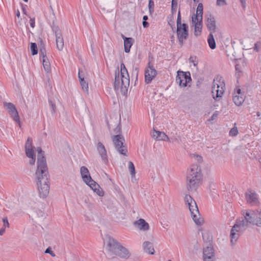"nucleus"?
Wrapping results in <instances>:
<instances>
[{
    "instance_id": "27",
    "label": "nucleus",
    "mask_w": 261,
    "mask_h": 261,
    "mask_svg": "<svg viewBox=\"0 0 261 261\" xmlns=\"http://www.w3.org/2000/svg\"><path fill=\"white\" fill-rule=\"evenodd\" d=\"M245 97L244 95H237L235 94L233 96V101L236 105L238 106H241L244 102Z\"/></svg>"
},
{
    "instance_id": "13",
    "label": "nucleus",
    "mask_w": 261,
    "mask_h": 261,
    "mask_svg": "<svg viewBox=\"0 0 261 261\" xmlns=\"http://www.w3.org/2000/svg\"><path fill=\"white\" fill-rule=\"evenodd\" d=\"M53 30L55 32L57 47L59 50H62L64 47V40L61 31L57 27H54Z\"/></svg>"
},
{
    "instance_id": "47",
    "label": "nucleus",
    "mask_w": 261,
    "mask_h": 261,
    "mask_svg": "<svg viewBox=\"0 0 261 261\" xmlns=\"http://www.w3.org/2000/svg\"><path fill=\"white\" fill-rule=\"evenodd\" d=\"M235 68H236V72L237 73H239L242 72L241 66L240 65L237 64L235 66Z\"/></svg>"
},
{
    "instance_id": "4",
    "label": "nucleus",
    "mask_w": 261,
    "mask_h": 261,
    "mask_svg": "<svg viewBox=\"0 0 261 261\" xmlns=\"http://www.w3.org/2000/svg\"><path fill=\"white\" fill-rule=\"evenodd\" d=\"M107 239L108 250L111 255H116L121 258H128L129 256L128 250L122 246L114 239L108 237Z\"/></svg>"
},
{
    "instance_id": "17",
    "label": "nucleus",
    "mask_w": 261,
    "mask_h": 261,
    "mask_svg": "<svg viewBox=\"0 0 261 261\" xmlns=\"http://www.w3.org/2000/svg\"><path fill=\"white\" fill-rule=\"evenodd\" d=\"M246 199L247 202L251 204H255L258 202L256 194L254 192L248 190L246 193Z\"/></svg>"
},
{
    "instance_id": "23",
    "label": "nucleus",
    "mask_w": 261,
    "mask_h": 261,
    "mask_svg": "<svg viewBox=\"0 0 261 261\" xmlns=\"http://www.w3.org/2000/svg\"><path fill=\"white\" fill-rule=\"evenodd\" d=\"M257 211H250L247 212L244 215L245 218L249 222V224L255 223L256 222V218L257 216Z\"/></svg>"
},
{
    "instance_id": "45",
    "label": "nucleus",
    "mask_w": 261,
    "mask_h": 261,
    "mask_svg": "<svg viewBox=\"0 0 261 261\" xmlns=\"http://www.w3.org/2000/svg\"><path fill=\"white\" fill-rule=\"evenodd\" d=\"M3 222L4 223V226L6 227V226L9 227V224L8 222V220L7 217H5L3 219Z\"/></svg>"
},
{
    "instance_id": "38",
    "label": "nucleus",
    "mask_w": 261,
    "mask_h": 261,
    "mask_svg": "<svg viewBox=\"0 0 261 261\" xmlns=\"http://www.w3.org/2000/svg\"><path fill=\"white\" fill-rule=\"evenodd\" d=\"M177 6V1H172L171 13L173 14L176 13Z\"/></svg>"
},
{
    "instance_id": "26",
    "label": "nucleus",
    "mask_w": 261,
    "mask_h": 261,
    "mask_svg": "<svg viewBox=\"0 0 261 261\" xmlns=\"http://www.w3.org/2000/svg\"><path fill=\"white\" fill-rule=\"evenodd\" d=\"M26 155L31 159L29 163L31 165H34L36 161V155L34 153L33 149H29L25 150Z\"/></svg>"
},
{
    "instance_id": "49",
    "label": "nucleus",
    "mask_w": 261,
    "mask_h": 261,
    "mask_svg": "<svg viewBox=\"0 0 261 261\" xmlns=\"http://www.w3.org/2000/svg\"><path fill=\"white\" fill-rule=\"evenodd\" d=\"M235 94H237V95H244L242 92L241 89L240 88H238L237 89L236 92H234L233 95H235Z\"/></svg>"
},
{
    "instance_id": "7",
    "label": "nucleus",
    "mask_w": 261,
    "mask_h": 261,
    "mask_svg": "<svg viewBox=\"0 0 261 261\" xmlns=\"http://www.w3.org/2000/svg\"><path fill=\"white\" fill-rule=\"evenodd\" d=\"M225 89V83L221 81V77H217L214 80L212 93L213 98L216 101H219L222 97Z\"/></svg>"
},
{
    "instance_id": "56",
    "label": "nucleus",
    "mask_w": 261,
    "mask_h": 261,
    "mask_svg": "<svg viewBox=\"0 0 261 261\" xmlns=\"http://www.w3.org/2000/svg\"><path fill=\"white\" fill-rule=\"evenodd\" d=\"M197 160L198 162H200L202 161V158L199 155H196Z\"/></svg>"
},
{
    "instance_id": "33",
    "label": "nucleus",
    "mask_w": 261,
    "mask_h": 261,
    "mask_svg": "<svg viewBox=\"0 0 261 261\" xmlns=\"http://www.w3.org/2000/svg\"><path fill=\"white\" fill-rule=\"evenodd\" d=\"M80 84L82 86V89L86 92H88V83L85 80V79H81L80 80Z\"/></svg>"
},
{
    "instance_id": "29",
    "label": "nucleus",
    "mask_w": 261,
    "mask_h": 261,
    "mask_svg": "<svg viewBox=\"0 0 261 261\" xmlns=\"http://www.w3.org/2000/svg\"><path fill=\"white\" fill-rule=\"evenodd\" d=\"M207 42L210 47L212 49L216 48V42L212 32H210L207 38Z\"/></svg>"
},
{
    "instance_id": "41",
    "label": "nucleus",
    "mask_w": 261,
    "mask_h": 261,
    "mask_svg": "<svg viewBox=\"0 0 261 261\" xmlns=\"http://www.w3.org/2000/svg\"><path fill=\"white\" fill-rule=\"evenodd\" d=\"M93 191L99 196H102L104 194L103 191L101 190L100 187L99 188H97L96 190Z\"/></svg>"
},
{
    "instance_id": "21",
    "label": "nucleus",
    "mask_w": 261,
    "mask_h": 261,
    "mask_svg": "<svg viewBox=\"0 0 261 261\" xmlns=\"http://www.w3.org/2000/svg\"><path fill=\"white\" fill-rule=\"evenodd\" d=\"M80 173L82 178L85 183H87V182H89V180L92 179L90 172L86 167H81L80 169Z\"/></svg>"
},
{
    "instance_id": "10",
    "label": "nucleus",
    "mask_w": 261,
    "mask_h": 261,
    "mask_svg": "<svg viewBox=\"0 0 261 261\" xmlns=\"http://www.w3.org/2000/svg\"><path fill=\"white\" fill-rule=\"evenodd\" d=\"M202 259L203 261H215L216 260L215 250L211 244L209 246L203 247Z\"/></svg>"
},
{
    "instance_id": "3",
    "label": "nucleus",
    "mask_w": 261,
    "mask_h": 261,
    "mask_svg": "<svg viewBox=\"0 0 261 261\" xmlns=\"http://www.w3.org/2000/svg\"><path fill=\"white\" fill-rule=\"evenodd\" d=\"M120 68L121 77H119V73L118 75L116 73L114 86L115 90L120 89L121 94L124 95L127 93L129 85V76L123 63H121Z\"/></svg>"
},
{
    "instance_id": "62",
    "label": "nucleus",
    "mask_w": 261,
    "mask_h": 261,
    "mask_svg": "<svg viewBox=\"0 0 261 261\" xmlns=\"http://www.w3.org/2000/svg\"><path fill=\"white\" fill-rule=\"evenodd\" d=\"M40 213L41 214V216L43 217L44 214L41 211H40Z\"/></svg>"
},
{
    "instance_id": "31",
    "label": "nucleus",
    "mask_w": 261,
    "mask_h": 261,
    "mask_svg": "<svg viewBox=\"0 0 261 261\" xmlns=\"http://www.w3.org/2000/svg\"><path fill=\"white\" fill-rule=\"evenodd\" d=\"M87 185H88L92 190L93 191L96 190L97 188H99V185L96 183L94 180H93L92 179L89 180V182L86 183Z\"/></svg>"
},
{
    "instance_id": "22",
    "label": "nucleus",
    "mask_w": 261,
    "mask_h": 261,
    "mask_svg": "<svg viewBox=\"0 0 261 261\" xmlns=\"http://www.w3.org/2000/svg\"><path fill=\"white\" fill-rule=\"evenodd\" d=\"M152 138L158 140H162V141H169V139L168 137L166 135V134L162 132L157 131L155 130H153L152 134L151 135Z\"/></svg>"
},
{
    "instance_id": "20",
    "label": "nucleus",
    "mask_w": 261,
    "mask_h": 261,
    "mask_svg": "<svg viewBox=\"0 0 261 261\" xmlns=\"http://www.w3.org/2000/svg\"><path fill=\"white\" fill-rule=\"evenodd\" d=\"M97 149L103 162L106 163L108 161L107 151L102 143L99 142L97 143Z\"/></svg>"
},
{
    "instance_id": "30",
    "label": "nucleus",
    "mask_w": 261,
    "mask_h": 261,
    "mask_svg": "<svg viewBox=\"0 0 261 261\" xmlns=\"http://www.w3.org/2000/svg\"><path fill=\"white\" fill-rule=\"evenodd\" d=\"M42 63H43V66L44 70L47 73H49L51 69H50V63L48 61V58H46V59H42Z\"/></svg>"
},
{
    "instance_id": "39",
    "label": "nucleus",
    "mask_w": 261,
    "mask_h": 261,
    "mask_svg": "<svg viewBox=\"0 0 261 261\" xmlns=\"http://www.w3.org/2000/svg\"><path fill=\"white\" fill-rule=\"evenodd\" d=\"M238 134L237 127H234L231 128L229 132V135L231 136H236Z\"/></svg>"
},
{
    "instance_id": "63",
    "label": "nucleus",
    "mask_w": 261,
    "mask_h": 261,
    "mask_svg": "<svg viewBox=\"0 0 261 261\" xmlns=\"http://www.w3.org/2000/svg\"><path fill=\"white\" fill-rule=\"evenodd\" d=\"M194 3H197L198 2V0H193Z\"/></svg>"
},
{
    "instance_id": "46",
    "label": "nucleus",
    "mask_w": 261,
    "mask_h": 261,
    "mask_svg": "<svg viewBox=\"0 0 261 261\" xmlns=\"http://www.w3.org/2000/svg\"><path fill=\"white\" fill-rule=\"evenodd\" d=\"M226 4L225 0H217V5L219 6H222Z\"/></svg>"
},
{
    "instance_id": "64",
    "label": "nucleus",
    "mask_w": 261,
    "mask_h": 261,
    "mask_svg": "<svg viewBox=\"0 0 261 261\" xmlns=\"http://www.w3.org/2000/svg\"><path fill=\"white\" fill-rule=\"evenodd\" d=\"M257 115L258 116H260V113H259V112H257Z\"/></svg>"
},
{
    "instance_id": "60",
    "label": "nucleus",
    "mask_w": 261,
    "mask_h": 261,
    "mask_svg": "<svg viewBox=\"0 0 261 261\" xmlns=\"http://www.w3.org/2000/svg\"><path fill=\"white\" fill-rule=\"evenodd\" d=\"M16 16L19 18L20 17V12L18 10L17 12H16Z\"/></svg>"
},
{
    "instance_id": "2",
    "label": "nucleus",
    "mask_w": 261,
    "mask_h": 261,
    "mask_svg": "<svg viewBox=\"0 0 261 261\" xmlns=\"http://www.w3.org/2000/svg\"><path fill=\"white\" fill-rule=\"evenodd\" d=\"M202 179L201 169L197 164L192 165L187 171L186 185L189 192H195Z\"/></svg>"
},
{
    "instance_id": "34",
    "label": "nucleus",
    "mask_w": 261,
    "mask_h": 261,
    "mask_svg": "<svg viewBox=\"0 0 261 261\" xmlns=\"http://www.w3.org/2000/svg\"><path fill=\"white\" fill-rule=\"evenodd\" d=\"M31 50L33 55H37L38 53V48L36 43H31Z\"/></svg>"
},
{
    "instance_id": "6",
    "label": "nucleus",
    "mask_w": 261,
    "mask_h": 261,
    "mask_svg": "<svg viewBox=\"0 0 261 261\" xmlns=\"http://www.w3.org/2000/svg\"><path fill=\"white\" fill-rule=\"evenodd\" d=\"M176 33L177 38L181 46L183 44L184 40L187 39L188 36L189 28L186 23H181V15L180 10L178 11L176 21Z\"/></svg>"
},
{
    "instance_id": "40",
    "label": "nucleus",
    "mask_w": 261,
    "mask_h": 261,
    "mask_svg": "<svg viewBox=\"0 0 261 261\" xmlns=\"http://www.w3.org/2000/svg\"><path fill=\"white\" fill-rule=\"evenodd\" d=\"M45 253H48L51 255V256L55 257L56 256L55 253L52 251L51 248L48 247L45 251Z\"/></svg>"
},
{
    "instance_id": "37",
    "label": "nucleus",
    "mask_w": 261,
    "mask_h": 261,
    "mask_svg": "<svg viewBox=\"0 0 261 261\" xmlns=\"http://www.w3.org/2000/svg\"><path fill=\"white\" fill-rule=\"evenodd\" d=\"M39 54H40V56L42 58V59H46V58H47L46 56V49L44 46H41L40 47V51H39Z\"/></svg>"
},
{
    "instance_id": "43",
    "label": "nucleus",
    "mask_w": 261,
    "mask_h": 261,
    "mask_svg": "<svg viewBox=\"0 0 261 261\" xmlns=\"http://www.w3.org/2000/svg\"><path fill=\"white\" fill-rule=\"evenodd\" d=\"M190 62L193 63V65L194 66H197L198 64V61H196V57H191L189 59Z\"/></svg>"
},
{
    "instance_id": "1",
    "label": "nucleus",
    "mask_w": 261,
    "mask_h": 261,
    "mask_svg": "<svg viewBox=\"0 0 261 261\" xmlns=\"http://www.w3.org/2000/svg\"><path fill=\"white\" fill-rule=\"evenodd\" d=\"M36 150L38 152L37 168L35 172L36 184L40 197L44 198L49 191V175L44 151L40 147H37Z\"/></svg>"
},
{
    "instance_id": "19",
    "label": "nucleus",
    "mask_w": 261,
    "mask_h": 261,
    "mask_svg": "<svg viewBox=\"0 0 261 261\" xmlns=\"http://www.w3.org/2000/svg\"><path fill=\"white\" fill-rule=\"evenodd\" d=\"M134 225L141 230H147L149 228V225L144 219H140L134 222Z\"/></svg>"
},
{
    "instance_id": "51",
    "label": "nucleus",
    "mask_w": 261,
    "mask_h": 261,
    "mask_svg": "<svg viewBox=\"0 0 261 261\" xmlns=\"http://www.w3.org/2000/svg\"><path fill=\"white\" fill-rule=\"evenodd\" d=\"M49 102L50 106L52 109V111H53V112H55V108H56L55 105L53 103V102L51 101H49Z\"/></svg>"
},
{
    "instance_id": "25",
    "label": "nucleus",
    "mask_w": 261,
    "mask_h": 261,
    "mask_svg": "<svg viewBox=\"0 0 261 261\" xmlns=\"http://www.w3.org/2000/svg\"><path fill=\"white\" fill-rule=\"evenodd\" d=\"M143 248L146 252L150 254H153L154 250L152 243L149 241L144 242L143 243Z\"/></svg>"
},
{
    "instance_id": "14",
    "label": "nucleus",
    "mask_w": 261,
    "mask_h": 261,
    "mask_svg": "<svg viewBox=\"0 0 261 261\" xmlns=\"http://www.w3.org/2000/svg\"><path fill=\"white\" fill-rule=\"evenodd\" d=\"M243 232L239 231L237 225H234L230 231V243L232 245H235L241 233Z\"/></svg>"
},
{
    "instance_id": "57",
    "label": "nucleus",
    "mask_w": 261,
    "mask_h": 261,
    "mask_svg": "<svg viewBox=\"0 0 261 261\" xmlns=\"http://www.w3.org/2000/svg\"><path fill=\"white\" fill-rule=\"evenodd\" d=\"M240 2L242 4V5L243 7H245V0H240Z\"/></svg>"
},
{
    "instance_id": "55",
    "label": "nucleus",
    "mask_w": 261,
    "mask_h": 261,
    "mask_svg": "<svg viewBox=\"0 0 261 261\" xmlns=\"http://www.w3.org/2000/svg\"><path fill=\"white\" fill-rule=\"evenodd\" d=\"M254 50H256V51H257L258 50V46L257 43H255L254 45Z\"/></svg>"
},
{
    "instance_id": "28",
    "label": "nucleus",
    "mask_w": 261,
    "mask_h": 261,
    "mask_svg": "<svg viewBox=\"0 0 261 261\" xmlns=\"http://www.w3.org/2000/svg\"><path fill=\"white\" fill-rule=\"evenodd\" d=\"M203 9V8L202 4L199 3L197 8L196 14L195 15H193L192 18H196L202 19Z\"/></svg>"
},
{
    "instance_id": "42",
    "label": "nucleus",
    "mask_w": 261,
    "mask_h": 261,
    "mask_svg": "<svg viewBox=\"0 0 261 261\" xmlns=\"http://www.w3.org/2000/svg\"><path fill=\"white\" fill-rule=\"evenodd\" d=\"M78 76L79 80L84 79H85V74L84 72L82 69H79Z\"/></svg>"
},
{
    "instance_id": "50",
    "label": "nucleus",
    "mask_w": 261,
    "mask_h": 261,
    "mask_svg": "<svg viewBox=\"0 0 261 261\" xmlns=\"http://www.w3.org/2000/svg\"><path fill=\"white\" fill-rule=\"evenodd\" d=\"M114 131L116 132V133L121 132V126H120V124L117 126V127L115 128Z\"/></svg>"
},
{
    "instance_id": "32",
    "label": "nucleus",
    "mask_w": 261,
    "mask_h": 261,
    "mask_svg": "<svg viewBox=\"0 0 261 261\" xmlns=\"http://www.w3.org/2000/svg\"><path fill=\"white\" fill-rule=\"evenodd\" d=\"M128 169L132 177H135L136 174L135 168L133 163L131 161L128 162Z\"/></svg>"
},
{
    "instance_id": "11",
    "label": "nucleus",
    "mask_w": 261,
    "mask_h": 261,
    "mask_svg": "<svg viewBox=\"0 0 261 261\" xmlns=\"http://www.w3.org/2000/svg\"><path fill=\"white\" fill-rule=\"evenodd\" d=\"M156 70L154 69L153 65L149 62L148 66L145 70V82L146 84H149L151 81L156 76Z\"/></svg>"
},
{
    "instance_id": "36",
    "label": "nucleus",
    "mask_w": 261,
    "mask_h": 261,
    "mask_svg": "<svg viewBox=\"0 0 261 261\" xmlns=\"http://www.w3.org/2000/svg\"><path fill=\"white\" fill-rule=\"evenodd\" d=\"M29 149H33L32 139L31 138H28L25 144V150Z\"/></svg>"
},
{
    "instance_id": "8",
    "label": "nucleus",
    "mask_w": 261,
    "mask_h": 261,
    "mask_svg": "<svg viewBox=\"0 0 261 261\" xmlns=\"http://www.w3.org/2000/svg\"><path fill=\"white\" fill-rule=\"evenodd\" d=\"M112 140L116 150L120 154L127 156V149L124 145V137L121 135H117L112 137Z\"/></svg>"
},
{
    "instance_id": "52",
    "label": "nucleus",
    "mask_w": 261,
    "mask_h": 261,
    "mask_svg": "<svg viewBox=\"0 0 261 261\" xmlns=\"http://www.w3.org/2000/svg\"><path fill=\"white\" fill-rule=\"evenodd\" d=\"M142 24L144 28H147L149 26V23L146 21H143Z\"/></svg>"
},
{
    "instance_id": "5",
    "label": "nucleus",
    "mask_w": 261,
    "mask_h": 261,
    "mask_svg": "<svg viewBox=\"0 0 261 261\" xmlns=\"http://www.w3.org/2000/svg\"><path fill=\"white\" fill-rule=\"evenodd\" d=\"M185 201L189 207L191 217L195 224L197 225H202L204 220L203 218L200 217V213L195 201L188 194L185 195Z\"/></svg>"
},
{
    "instance_id": "61",
    "label": "nucleus",
    "mask_w": 261,
    "mask_h": 261,
    "mask_svg": "<svg viewBox=\"0 0 261 261\" xmlns=\"http://www.w3.org/2000/svg\"><path fill=\"white\" fill-rule=\"evenodd\" d=\"M121 37L122 38H123V39L124 40V39L125 38H126V37H125L123 34L121 35Z\"/></svg>"
},
{
    "instance_id": "44",
    "label": "nucleus",
    "mask_w": 261,
    "mask_h": 261,
    "mask_svg": "<svg viewBox=\"0 0 261 261\" xmlns=\"http://www.w3.org/2000/svg\"><path fill=\"white\" fill-rule=\"evenodd\" d=\"M219 115V112L216 111L214 112V113L213 114V115L211 116V118L209 119L210 121H213Z\"/></svg>"
},
{
    "instance_id": "12",
    "label": "nucleus",
    "mask_w": 261,
    "mask_h": 261,
    "mask_svg": "<svg viewBox=\"0 0 261 261\" xmlns=\"http://www.w3.org/2000/svg\"><path fill=\"white\" fill-rule=\"evenodd\" d=\"M4 105L7 107L8 112L13 118L14 121L18 123L19 126H20V119L18 112L15 106L11 102H5Z\"/></svg>"
},
{
    "instance_id": "35",
    "label": "nucleus",
    "mask_w": 261,
    "mask_h": 261,
    "mask_svg": "<svg viewBox=\"0 0 261 261\" xmlns=\"http://www.w3.org/2000/svg\"><path fill=\"white\" fill-rule=\"evenodd\" d=\"M255 224L257 226L261 227V211L259 212L257 211Z\"/></svg>"
},
{
    "instance_id": "9",
    "label": "nucleus",
    "mask_w": 261,
    "mask_h": 261,
    "mask_svg": "<svg viewBox=\"0 0 261 261\" xmlns=\"http://www.w3.org/2000/svg\"><path fill=\"white\" fill-rule=\"evenodd\" d=\"M177 76L176 77V82L180 87H185L187 86V84L191 81V74L190 72H184L178 70L177 72Z\"/></svg>"
},
{
    "instance_id": "59",
    "label": "nucleus",
    "mask_w": 261,
    "mask_h": 261,
    "mask_svg": "<svg viewBox=\"0 0 261 261\" xmlns=\"http://www.w3.org/2000/svg\"><path fill=\"white\" fill-rule=\"evenodd\" d=\"M143 21H146L148 19V16L146 15H144L143 17Z\"/></svg>"
},
{
    "instance_id": "18",
    "label": "nucleus",
    "mask_w": 261,
    "mask_h": 261,
    "mask_svg": "<svg viewBox=\"0 0 261 261\" xmlns=\"http://www.w3.org/2000/svg\"><path fill=\"white\" fill-rule=\"evenodd\" d=\"M249 224V222L244 217V218L242 217L241 219L237 220L234 225H237L239 231L243 232L248 226Z\"/></svg>"
},
{
    "instance_id": "48",
    "label": "nucleus",
    "mask_w": 261,
    "mask_h": 261,
    "mask_svg": "<svg viewBox=\"0 0 261 261\" xmlns=\"http://www.w3.org/2000/svg\"><path fill=\"white\" fill-rule=\"evenodd\" d=\"M30 25L32 28H34L35 25V18H30Z\"/></svg>"
},
{
    "instance_id": "53",
    "label": "nucleus",
    "mask_w": 261,
    "mask_h": 261,
    "mask_svg": "<svg viewBox=\"0 0 261 261\" xmlns=\"http://www.w3.org/2000/svg\"><path fill=\"white\" fill-rule=\"evenodd\" d=\"M5 227H3L1 229H0V235L1 236H2L4 232H5Z\"/></svg>"
},
{
    "instance_id": "58",
    "label": "nucleus",
    "mask_w": 261,
    "mask_h": 261,
    "mask_svg": "<svg viewBox=\"0 0 261 261\" xmlns=\"http://www.w3.org/2000/svg\"><path fill=\"white\" fill-rule=\"evenodd\" d=\"M168 23L171 26L173 30L175 28L173 24L170 23V22H168Z\"/></svg>"
},
{
    "instance_id": "16",
    "label": "nucleus",
    "mask_w": 261,
    "mask_h": 261,
    "mask_svg": "<svg viewBox=\"0 0 261 261\" xmlns=\"http://www.w3.org/2000/svg\"><path fill=\"white\" fill-rule=\"evenodd\" d=\"M206 25L209 31L212 32V33L216 32V24L215 19L211 14H210L207 17Z\"/></svg>"
},
{
    "instance_id": "24",
    "label": "nucleus",
    "mask_w": 261,
    "mask_h": 261,
    "mask_svg": "<svg viewBox=\"0 0 261 261\" xmlns=\"http://www.w3.org/2000/svg\"><path fill=\"white\" fill-rule=\"evenodd\" d=\"M134 42L132 38H125L124 41V51L126 53L130 52V49Z\"/></svg>"
},
{
    "instance_id": "15",
    "label": "nucleus",
    "mask_w": 261,
    "mask_h": 261,
    "mask_svg": "<svg viewBox=\"0 0 261 261\" xmlns=\"http://www.w3.org/2000/svg\"><path fill=\"white\" fill-rule=\"evenodd\" d=\"M192 21L194 25V35L198 36L201 34L202 28V19L192 18Z\"/></svg>"
},
{
    "instance_id": "54",
    "label": "nucleus",
    "mask_w": 261,
    "mask_h": 261,
    "mask_svg": "<svg viewBox=\"0 0 261 261\" xmlns=\"http://www.w3.org/2000/svg\"><path fill=\"white\" fill-rule=\"evenodd\" d=\"M153 5H154V4H153V2L152 1H151V0H150V1H149V5H148L149 7V9H150L151 7L152 6H153Z\"/></svg>"
}]
</instances>
